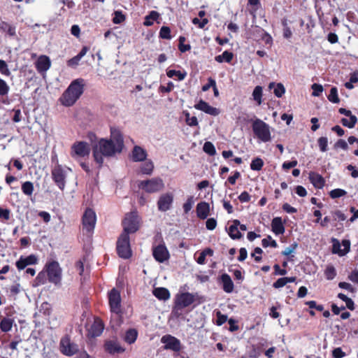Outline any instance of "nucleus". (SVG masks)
Returning a JSON list of instances; mask_svg holds the SVG:
<instances>
[{
    "label": "nucleus",
    "mask_w": 358,
    "mask_h": 358,
    "mask_svg": "<svg viewBox=\"0 0 358 358\" xmlns=\"http://www.w3.org/2000/svg\"><path fill=\"white\" fill-rule=\"evenodd\" d=\"M123 146V137L120 131L112 128L110 139L102 138L94 147L93 152L94 159L98 164H101L103 162V157H112L120 153Z\"/></svg>",
    "instance_id": "nucleus-1"
},
{
    "label": "nucleus",
    "mask_w": 358,
    "mask_h": 358,
    "mask_svg": "<svg viewBox=\"0 0 358 358\" xmlns=\"http://www.w3.org/2000/svg\"><path fill=\"white\" fill-rule=\"evenodd\" d=\"M83 79L73 80L60 97L61 103L65 106H73L83 94Z\"/></svg>",
    "instance_id": "nucleus-2"
},
{
    "label": "nucleus",
    "mask_w": 358,
    "mask_h": 358,
    "mask_svg": "<svg viewBox=\"0 0 358 358\" xmlns=\"http://www.w3.org/2000/svg\"><path fill=\"white\" fill-rule=\"evenodd\" d=\"M44 270L48 275L49 282L55 285L61 284L62 270L57 262L51 261L47 262Z\"/></svg>",
    "instance_id": "nucleus-3"
},
{
    "label": "nucleus",
    "mask_w": 358,
    "mask_h": 358,
    "mask_svg": "<svg viewBox=\"0 0 358 358\" xmlns=\"http://www.w3.org/2000/svg\"><path fill=\"white\" fill-rule=\"evenodd\" d=\"M255 136L262 142H268L271 139L270 127L260 119L255 120L252 125Z\"/></svg>",
    "instance_id": "nucleus-4"
},
{
    "label": "nucleus",
    "mask_w": 358,
    "mask_h": 358,
    "mask_svg": "<svg viewBox=\"0 0 358 358\" xmlns=\"http://www.w3.org/2000/svg\"><path fill=\"white\" fill-rule=\"evenodd\" d=\"M140 222L141 219L137 213L131 212L127 214L122 222L124 229L122 233H126L129 236V234L136 232L139 228Z\"/></svg>",
    "instance_id": "nucleus-5"
},
{
    "label": "nucleus",
    "mask_w": 358,
    "mask_h": 358,
    "mask_svg": "<svg viewBox=\"0 0 358 358\" xmlns=\"http://www.w3.org/2000/svg\"><path fill=\"white\" fill-rule=\"evenodd\" d=\"M138 187L145 192L155 193L161 191L164 188V184L161 178H154L141 181L138 184Z\"/></svg>",
    "instance_id": "nucleus-6"
},
{
    "label": "nucleus",
    "mask_w": 358,
    "mask_h": 358,
    "mask_svg": "<svg viewBox=\"0 0 358 358\" xmlns=\"http://www.w3.org/2000/svg\"><path fill=\"white\" fill-rule=\"evenodd\" d=\"M117 250L122 258L127 259L131 257L129 237L126 233H122L120 235L117 243Z\"/></svg>",
    "instance_id": "nucleus-7"
},
{
    "label": "nucleus",
    "mask_w": 358,
    "mask_h": 358,
    "mask_svg": "<svg viewBox=\"0 0 358 358\" xmlns=\"http://www.w3.org/2000/svg\"><path fill=\"white\" fill-rule=\"evenodd\" d=\"M90 152V145L84 141L76 142L71 146V155L72 157L78 159L89 155Z\"/></svg>",
    "instance_id": "nucleus-8"
},
{
    "label": "nucleus",
    "mask_w": 358,
    "mask_h": 358,
    "mask_svg": "<svg viewBox=\"0 0 358 358\" xmlns=\"http://www.w3.org/2000/svg\"><path fill=\"white\" fill-rule=\"evenodd\" d=\"M161 342L164 344L165 350H170L177 352L182 348L180 340L170 334L163 336L161 338Z\"/></svg>",
    "instance_id": "nucleus-9"
},
{
    "label": "nucleus",
    "mask_w": 358,
    "mask_h": 358,
    "mask_svg": "<svg viewBox=\"0 0 358 358\" xmlns=\"http://www.w3.org/2000/svg\"><path fill=\"white\" fill-rule=\"evenodd\" d=\"M96 214L92 209H87L83 217V230L92 234L96 224Z\"/></svg>",
    "instance_id": "nucleus-10"
},
{
    "label": "nucleus",
    "mask_w": 358,
    "mask_h": 358,
    "mask_svg": "<svg viewBox=\"0 0 358 358\" xmlns=\"http://www.w3.org/2000/svg\"><path fill=\"white\" fill-rule=\"evenodd\" d=\"M59 345L61 352L66 356H73L78 352V346L67 336L61 339Z\"/></svg>",
    "instance_id": "nucleus-11"
},
{
    "label": "nucleus",
    "mask_w": 358,
    "mask_h": 358,
    "mask_svg": "<svg viewBox=\"0 0 358 358\" xmlns=\"http://www.w3.org/2000/svg\"><path fill=\"white\" fill-rule=\"evenodd\" d=\"M110 310L115 314L121 313V297L120 292L113 289L108 294Z\"/></svg>",
    "instance_id": "nucleus-12"
},
{
    "label": "nucleus",
    "mask_w": 358,
    "mask_h": 358,
    "mask_svg": "<svg viewBox=\"0 0 358 358\" xmlns=\"http://www.w3.org/2000/svg\"><path fill=\"white\" fill-rule=\"evenodd\" d=\"M52 179L58 186V187L63 190L66 184V171L59 165L55 166L52 171Z\"/></svg>",
    "instance_id": "nucleus-13"
},
{
    "label": "nucleus",
    "mask_w": 358,
    "mask_h": 358,
    "mask_svg": "<svg viewBox=\"0 0 358 358\" xmlns=\"http://www.w3.org/2000/svg\"><path fill=\"white\" fill-rule=\"evenodd\" d=\"M194 300V296L191 293H180L176 296V305L180 308H185L191 305Z\"/></svg>",
    "instance_id": "nucleus-14"
},
{
    "label": "nucleus",
    "mask_w": 358,
    "mask_h": 358,
    "mask_svg": "<svg viewBox=\"0 0 358 358\" xmlns=\"http://www.w3.org/2000/svg\"><path fill=\"white\" fill-rule=\"evenodd\" d=\"M173 201V196L171 193H164L162 194L157 201L159 210L165 212L171 208Z\"/></svg>",
    "instance_id": "nucleus-15"
},
{
    "label": "nucleus",
    "mask_w": 358,
    "mask_h": 358,
    "mask_svg": "<svg viewBox=\"0 0 358 358\" xmlns=\"http://www.w3.org/2000/svg\"><path fill=\"white\" fill-rule=\"evenodd\" d=\"M103 329L104 326L102 321L99 318H96L87 330V336L90 338L99 336L102 334Z\"/></svg>",
    "instance_id": "nucleus-16"
},
{
    "label": "nucleus",
    "mask_w": 358,
    "mask_h": 358,
    "mask_svg": "<svg viewBox=\"0 0 358 358\" xmlns=\"http://www.w3.org/2000/svg\"><path fill=\"white\" fill-rule=\"evenodd\" d=\"M194 108L213 116H217L220 113L219 108L210 106L207 102L203 100H200L195 104Z\"/></svg>",
    "instance_id": "nucleus-17"
},
{
    "label": "nucleus",
    "mask_w": 358,
    "mask_h": 358,
    "mask_svg": "<svg viewBox=\"0 0 358 358\" xmlns=\"http://www.w3.org/2000/svg\"><path fill=\"white\" fill-rule=\"evenodd\" d=\"M38 258L35 255H30L27 257L21 256L16 262L15 265L18 270H22L27 266L36 264Z\"/></svg>",
    "instance_id": "nucleus-18"
},
{
    "label": "nucleus",
    "mask_w": 358,
    "mask_h": 358,
    "mask_svg": "<svg viewBox=\"0 0 358 358\" xmlns=\"http://www.w3.org/2000/svg\"><path fill=\"white\" fill-rule=\"evenodd\" d=\"M153 256L159 262H163L168 259L169 254L164 245H159L153 249Z\"/></svg>",
    "instance_id": "nucleus-19"
},
{
    "label": "nucleus",
    "mask_w": 358,
    "mask_h": 358,
    "mask_svg": "<svg viewBox=\"0 0 358 358\" xmlns=\"http://www.w3.org/2000/svg\"><path fill=\"white\" fill-rule=\"evenodd\" d=\"M50 60L48 57L41 55L38 58L36 62V67L38 71L45 72L50 69Z\"/></svg>",
    "instance_id": "nucleus-20"
},
{
    "label": "nucleus",
    "mask_w": 358,
    "mask_h": 358,
    "mask_svg": "<svg viewBox=\"0 0 358 358\" xmlns=\"http://www.w3.org/2000/svg\"><path fill=\"white\" fill-rule=\"evenodd\" d=\"M106 350L110 354L122 353L125 349L120 346L118 342L115 341H109L106 343Z\"/></svg>",
    "instance_id": "nucleus-21"
},
{
    "label": "nucleus",
    "mask_w": 358,
    "mask_h": 358,
    "mask_svg": "<svg viewBox=\"0 0 358 358\" xmlns=\"http://www.w3.org/2000/svg\"><path fill=\"white\" fill-rule=\"evenodd\" d=\"M210 213V206L206 202H200L196 206V214L200 219H206Z\"/></svg>",
    "instance_id": "nucleus-22"
},
{
    "label": "nucleus",
    "mask_w": 358,
    "mask_h": 358,
    "mask_svg": "<svg viewBox=\"0 0 358 358\" xmlns=\"http://www.w3.org/2000/svg\"><path fill=\"white\" fill-rule=\"evenodd\" d=\"M223 290L227 293H231L234 291V285L231 277L224 273L221 275Z\"/></svg>",
    "instance_id": "nucleus-23"
},
{
    "label": "nucleus",
    "mask_w": 358,
    "mask_h": 358,
    "mask_svg": "<svg viewBox=\"0 0 358 358\" xmlns=\"http://www.w3.org/2000/svg\"><path fill=\"white\" fill-rule=\"evenodd\" d=\"M271 228L273 232L276 234H282L285 232V227L281 217H274L271 222Z\"/></svg>",
    "instance_id": "nucleus-24"
},
{
    "label": "nucleus",
    "mask_w": 358,
    "mask_h": 358,
    "mask_svg": "<svg viewBox=\"0 0 358 358\" xmlns=\"http://www.w3.org/2000/svg\"><path fill=\"white\" fill-rule=\"evenodd\" d=\"M146 151L140 146H135L132 150L131 157L134 162H142L146 159Z\"/></svg>",
    "instance_id": "nucleus-25"
},
{
    "label": "nucleus",
    "mask_w": 358,
    "mask_h": 358,
    "mask_svg": "<svg viewBox=\"0 0 358 358\" xmlns=\"http://www.w3.org/2000/svg\"><path fill=\"white\" fill-rule=\"evenodd\" d=\"M239 225L240 222L237 220H235L233 221L232 224L227 229L228 234L232 239H238L241 238L242 234L238 229Z\"/></svg>",
    "instance_id": "nucleus-26"
},
{
    "label": "nucleus",
    "mask_w": 358,
    "mask_h": 358,
    "mask_svg": "<svg viewBox=\"0 0 358 358\" xmlns=\"http://www.w3.org/2000/svg\"><path fill=\"white\" fill-rule=\"evenodd\" d=\"M309 179L313 186L316 188H322L324 185V178L318 173H310L309 174Z\"/></svg>",
    "instance_id": "nucleus-27"
},
{
    "label": "nucleus",
    "mask_w": 358,
    "mask_h": 358,
    "mask_svg": "<svg viewBox=\"0 0 358 358\" xmlns=\"http://www.w3.org/2000/svg\"><path fill=\"white\" fill-rule=\"evenodd\" d=\"M153 294L160 300H167L170 298L169 290L164 287L155 288L153 290Z\"/></svg>",
    "instance_id": "nucleus-28"
},
{
    "label": "nucleus",
    "mask_w": 358,
    "mask_h": 358,
    "mask_svg": "<svg viewBox=\"0 0 358 358\" xmlns=\"http://www.w3.org/2000/svg\"><path fill=\"white\" fill-rule=\"evenodd\" d=\"M14 320L10 317H3L0 322V329L3 332L10 331L12 329Z\"/></svg>",
    "instance_id": "nucleus-29"
},
{
    "label": "nucleus",
    "mask_w": 358,
    "mask_h": 358,
    "mask_svg": "<svg viewBox=\"0 0 358 358\" xmlns=\"http://www.w3.org/2000/svg\"><path fill=\"white\" fill-rule=\"evenodd\" d=\"M137 336V330L135 329H129L126 331L124 340L126 343L132 344L136 341Z\"/></svg>",
    "instance_id": "nucleus-30"
},
{
    "label": "nucleus",
    "mask_w": 358,
    "mask_h": 358,
    "mask_svg": "<svg viewBox=\"0 0 358 358\" xmlns=\"http://www.w3.org/2000/svg\"><path fill=\"white\" fill-rule=\"evenodd\" d=\"M268 88L271 90L273 89V93L277 97H281L285 92V87L281 83L275 84L274 83H271Z\"/></svg>",
    "instance_id": "nucleus-31"
},
{
    "label": "nucleus",
    "mask_w": 358,
    "mask_h": 358,
    "mask_svg": "<svg viewBox=\"0 0 358 358\" xmlns=\"http://www.w3.org/2000/svg\"><path fill=\"white\" fill-rule=\"evenodd\" d=\"M263 88L261 86H256L252 92V96L255 101L259 106L262 103Z\"/></svg>",
    "instance_id": "nucleus-32"
},
{
    "label": "nucleus",
    "mask_w": 358,
    "mask_h": 358,
    "mask_svg": "<svg viewBox=\"0 0 358 358\" xmlns=\"http://www.w3.org/2000/svg\"><path fill=\"white\" fill-rule=\"evenodd\" d=\"M213 255V250L210 248H206L200 254L196 259L199 264L203 265L206 263V257L207 256L212 257Z\"/></svg>",
    "instance_id": "nucleus-33"
},
{
    "label": "nucleus",
    "mask_w": 358,
    "mask_h": 358,
    "mask_svg": "<svg viewBox=\"0 0 358 358\" xmlns=\"http://www.w3.org/2000/svg\"><path fill=\"white\" fill-rule=\"evenodd\" d=\"M233 54L229 51H224L222 55L215 57V59L219 63L226 62L229 63L233 59Z\"/></svg>",
    "instance_id": "nucleus-34"
},
{
    "label": "nucleus",
    "mask_w": 358,
    "mask_h": 358,
    "mask_svg": "<svg viewBox=\"0 0 358 358\" xmlns=\"http://www.w3.org/2000/svg\"><path fill=\"white\" fill-rule=\"evenodd\" d=\"M159 17V14L157 11L152 10L145 17L143 24L147 27L151 26L153 24V21L157 20Z\"/></svg>",
    "instance_id": "nucleus-35"
},
{
    "label": "nucleus",
    "mask_w": 358,
    "mask_h": 358,
    "mask_svg": "<svg viewBox=\"0 0 358 358\" xmlns=\"http://www.w3.org/2000/svg\"><path fill=\"white\" fill-rule=\"evenodd\" d=\"M167 76L169 78H173L176 76L178 80H183L186 76L187 73L186 71H176V70H169L166 73Z\"/></svg>",
    "instance_id": "nucleus-36"
},
{
    "label": "nucleus",
    "mask_w": 358,
    "mask_h": 358,
    "mask_svg": "<svg viewBox=\"0 0 358 358\" xmlns=\"http://www.w3.org/2000/svg\"><path fill=\"white\" fill-rule=\"evenodd\" d=\"M22 191L24 194L31 196L34 192L33 183L29 181L24 182L22 185Z\"/></svg>",
    "instance_id": "nucleus-37"
},
{
    "label": "nucleus",
    "mask_w": 358,
    "mask_h": 358,
    "mask_svg": "<svg viewBox=\"0 0 358 358\" xmlns=\"http://www.w3.org/2000/svg\"><path fill=\"white\" fill-rule=\"evenodd\" d=\"M357 122V118L355 115L349 117V119L343 118L341 120L342 124L348 128H353Z\"/></svg>",
    "instance_id": "nucleus-38"
},
{
    "label": "nucleus",
    "mask_w": 358,
    "mask_h": 358,
    "mask_svg": "<svg viewBox=\"0 0 358 358\" xmlns=\"http://www.w3.org/2000/svg\"><path fill=\"white\" fill-rule=\"evenodd\" d=\"M263 166L264 161L259 157L255 158L250 164V168L253 171H260Z\"/></svg>",
    "instance_id": "nucleus-39"
},
{
    "label": "nucleus",
    "mask_w": 358,
    "mask_h": 358,
    "mask_svg": "<svg viewBox=\"0 0 358 358\" xmlns=\"http://www.w3.org/2000/svg\"><path fill=\"white\" fill-rule=\"evenodd\" d=\"M324 275L327 280H333L336 275L335 268L332 265H328L324 271Z\"/></svg>",
    "instance_id": "nucleus-40"
},
{
    "label": "nucleus",
    "mask_w": 358,
    "mask_h": 358,
    "mask_svg": "<svg viewBox=\"0 0 358 358\" xmlns=\"http://www.w3.org/2000/svg\"><path fill=\"white\" fill-rule=\"evenodd\" d=\"M153 169V163L151 161H146L141 167V172L144 174L150 175Z\"/></svg>",
    "instance_id": "nucleus-41"
},
{
    "label": "nucleus",
    "mask_w": 358,
    "mask_h": 358,
    "mask_svg": "<svg viewBox=\"0 0 358 358\" xmlns=\"http://www.w3.org/2000/svg\"><path fill=\"white\" fill-rule=\"evenodd\" d=\"M185 116V122L187 125L190 127L193 126H197L199 122L197 120L196 117L195 116H190L189 113L188 112H184Z\"/></svg>",
    "instance_id": "nucleus-42"
},
{
    "label": "nucleus",
    "mask_w": 358,
    "mask_h": 358,
    "mask_svg": "<svg viewBox=\"0 0 358 358\" xmlns=\"http://www.w3.org/2000/svg\"><path fill=\"white\" fill-rule=\"evenodd\" d=\"M328 99L334 103H337L340 101V99L338 96V90L337 88L334 87L331 89L330 93L328 96Z\"/></svg>",
    "instance_id": "nucleus-43"
},
{
    "label": "nucleus",
    "mask_w": 358,
    "mask_h": 358,
    "mask_svg": "<svg viewBox=\"0 0 358 358\" xmlns=\"http://www.w3.org/2000/svg\"><path fill=\"white\" fill-rule=\"evenodd\" d=\"M194 203V200L193 196H189L182 206L184 212L185 213H189L191 210Z\"/></svg>",
    "instance_id": "nucleus-44"
},
{
    "label": "nucleus",
    "mask_w": 358,
    "mask_h": 358,
    "mask_svg": "<svg viewBox=\"0 0 358 358\" xmlns=\"http://www.w3.org/2000/svg\"><path fill=\"white\" fill-rule=\"evenodd\" d=\"M203 151L209 155H214L216 152L215 146L210 142H206L203 145Z\"/></svg>",
    "instance_id": "nucleus-45"
},
{
    "label": "nucleus",
    "mask_w": 358,
    "mask_h": 358,
    "mask_svg": "<svg viewBox=\"0 0 358 358\" xmlns=\"http://www.w3.org/2000/svg\"><path fill=\"white\" fill-rule=\"evenodd\" d=\"M347 192L342 189H335L329 192V196L332 199H337L346 195Z\"/></svg>",
    "instance_id": "nucleus-46"
},
{
    "label": "nucleus",
    "mask_w": 358,
    "mask_h": 358,
    "mask_svg": "<svg viewBox=\"0 0 358 358\" xmlns=\"http://www.w3.org/2000/svg\"><path fill=\"white\" fill-rule=\"evenodd\" d=\"M159 36L164 39H171V29L168 27H162L159 31Z\"/></svg>",
    "instance_id": "nucleus-47"
},
{
    "label": "nucleus",
    "mask_w": 358,
    "mask_h": 358,
    "mask_svg": "<svg viewBox=\"0 0 358 358\" xmlns=\"http://www.w3.org/2000/svg\"><path fill=\"white\" fill-rule=\"evenodd\" d=\"M0 73L3 76H9L10 71L8 69V64L4 60L0 59Z\"/></svg>",
    "instance_id": "nucleus-48"
},
{
    "label": "nucleus",
    "mask_w": 358,
    "mask_h": 358,
    "mask_svg": "<svg viewBox=\"0 0 358 358\" xmlns=\"http://www.w3.org/2000/svg\"><path fill=\"white\" fill-rule=\"evenodd\" d=\"M10 87L5 80L0 78V96L7 95Z\"/></svg>",
    "instance_id": "nucleus-49"
},
{
    "label": "nucleus",
    "mask_w": 358,
    "mask_h": 358,
    "mask_svg": "<svg viewBox=\"0 0 358 358\" xmlns=\"http://www.w3.org/2000/svg\"><path fill=\"white\" fill-rule=\"evenodd\" d=\"M185 41V38L184 36H180L178 48L182 52H185L191 49L190 45L184 43Z\"/></svg>",
    "instance_id": "nucleus-50"
},
{
    "label": "nucleus",
    "mask_w": 358,
    "mask_h": 358,
    "mask_svg": "<svg viewBox=\"0 0 358 358\" xmlns=\"http://www.w3.org/2000/svg\"><path fill=\"white\" fill-rule=\"evenodd\" d=\"M10 217V210L7 208L0 207V221L8 220Z\"/></svg>",
    "instance_id": "nucleus-51"
},
{
    "label": "nucleus",
    "mask_w": 358,
    "mask_h": 358,
    "mask_svg": "<svg viewBox=\"0 0 358 358\" xmlns=\"http://www.w3.org/2000/svg\"><path fill=\"white\" fill-rule=\"evenodd\" d=\"M332 251L334 253L338 254L340 256H343L345 255V252L342 251L341 243L337 240L334 241Z\"/></svg>",
    "instance_id": "nucleus-52"
},
{
    "label": "nucleus",
    "mask_w": 358,
    "mask_h": 358,
    "mask_svg": "<svg viewBox=\"0 0 358 358\" xmlns=\"http://www.w3.org/2000/svg\"><path fill=\"white\" fill-rule=\"evenodd\" d=\"M318 145L320 148V150L322 152H325L327 150V146H328V139L327 137H320L318 141Z\"/></svg>",
    "instance_id": "nucleus-53"
},
{
    "label": "nucleus",
    "mask_w": 358,
    "mask_h": 358,
    "mask_svg": "<svg viewBox=\"0 0 358 358\" xmlns=\"http://www.w3.org/2000/svg\"><path fill=\"white\" fill-rule=\"evenodd\" d=\"M262 243L264 248H266L268 245H271L273 248H276L278 245L276 241L273 240L271 236H268L267 238H264Z\"/></svg>",
    "instance_id": "nucleus-54"
},
{
    "label": "nucleus",
    "mask_w": 358,
    "mask_h": 358,
    "mask_svg": "<svg viewBox=\"0 0 358 358\" xmlns=\"http://www.w3.org/2000/svg\"><path fill=\"white\" fill-rule=\"evenodd\" d=\"M124 15L122 13L121 11H115L114 13V17L113 19V22L115 24H120L124 20Z\"/></svg>",
    "instance_id": "nucleus-55"
},
{
    "label": "nucleus",
    "mask_w": 358,
    "mask_h": 358,
    "mask_svg": "<svg viewBox=\"0 0 358 358\" xmlns=\"http://www.w3.org/2000/svg\"><path fill=\"white\" fill-rule=\"evenodd\" d=\"M313 96H319L323 91V87L321 85L314 83L312 85Z\"/></svg>",
    "instance_id": "nucleus-56"
},
{
    "label": "nucleus",
    "mask_w": 358,
    "mask_h": 358,
    "mask_svg": "<svg viewBox=\"0 0 358 358\" xmlns=\"http://www.w3.org/2000/svg\"><path fill=\"white\" fill-rule=\"evenodd\" d=\"M192 22L194 24L197 25L199 28L202 29L208 24V20L206 18H203L202 20H200L195 17L192 20Z\"/></svg>",
    "instance_id": "nucleus-57"
},
{
    "label": "nucleus",
    "mask_w": 358,
    "mask_h": 358,
    "mask_svg": "<svg viewBox=\"0 0 358 358\" xmlns=\"http://www.w3.org/2000/svg\"><path fill=\"white\" fill-rule=\"evenodd\" d=\"M227 320V316L222 314L220 312L217 313V321L216 324L218 326H221L224 323H225Z\"/></svg>",
    "instance_id": "nucleus-58"
},
{
    "label": "nucleus",
    "mask_w": 358,
    "mask_h": 358,
    "mask_svg": "<svg viewBox=\"0 0 358 358\" xmlns=\"http://www.w3.org/2000/svg\"><path fill=\"white\" fill-rule=\"evenodd\" d=\"M297 246H298V245L296 243L292 244L290 246H289L285 249V250L282 252V255L285 256L289 255L290 254L293 253L295 251Z\"/></svg>",
    "instance_id": "nucleus-59"
},
{
    "label": "nucleus",
    "mask_w": 358,
    "mask_h": 358,
    "mask_svg": "<svg viewBox=\"0 0 358 358\" xmlns=\"http://www.w3.org/2000/svg\"><path fill=\"white\" fill-rule=\"evenodd\" d=\"M332 355L334 358H343L346 355L341 348H336L333 350Z\"/></svg>",
    "instance_id": "nucleus-60"
},
{
    "label": "nucleus",
    "mask_w": 358,
    "mask_h": 358,
    "mask_svg": "<svg viewBox=\"0 0 358 358\" xmlns=\"http://www.w3.org/2000/svg\"><path fill=\"white\" fill-rule=\"evenodd\" d=\"M282 24L284 26L283 36L286 38H289L292 35V32L290 28L287 26V22L285 21L282 22Z\"/></svg>",
    "instance_id": "nucleus-61"
},
{
    "label": "nucleus",
    "mask_w": 358,
    "mask_h": 358,
    "mask_svg": "<svg viewBox=\"0 0 358 358\" xmlns=\"http://www.w3.org/2000/svg\"><path fill=\"white\" fill-rule=\"evenodd\" d=\"M206 226L208 230H213L217 226V221L214 218H210L207 220Z\"/></svg>",
    "instance_id": "nucleus-62"
},
{
    "label": "nucleus",
    "mask_w": 358,
    "mask_h": 358,
    "mask_svg": "<svg viewBox=\"0 0 358 358\" xmlns=\"http://www.w3.org/2000/svg\"><path fill=\"white\" fill-rule=\"evenodd\" d=\"M36 285L44 284L45 282V272H40L36 278Z\"/></svg>",
    "instance_id": "nucleus-63"
},
{
    "label": "nucleus",
    "mask_w": 358,
    "mask_h": 358,
    "mask_svg": "<svg viewBox=\"0 0 358 358\" xmlns=\"http://www.w3.org/2000/svg\"><path fill=\"white\" fill-rule=\"evenodd\" d=\"M81 59L78 57V55L75 56L74 57L71 58L67 62L68 66L71 67H76L78 65Z\"/></svg>",
    "instance_id": "nucleus-64"
}]
</instances>
